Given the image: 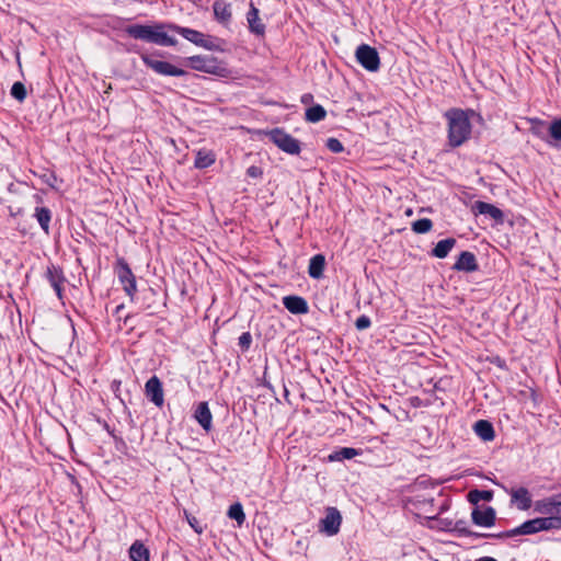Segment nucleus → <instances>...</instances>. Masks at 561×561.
I'll return each mask as SVG.
<instances>
[{
	"mask_svg": "<svg viewBox=\"0 0 561 561\" xmlns=\"http://www.w3.org/2000/svg\"><path fill=\"white\" fill-rule=\"evenodd\" d=\"M124 32L131 38L165 47L178 45V39L170 36L168 32L176 33L196 46L199 45L204 34L171 22H159L153 25L129 24L124 28Z\"/></svg>",
	"mask_w": 561,
	"mask_h": 561,
	"instance_id": "1",
	"label": "nucleus"
},
{
	"mask_svg": "<svg viewBox=\"0 0 561 561\" xmlns=\"http://www.w3.org/2000/svg\"><path fill=\"white\" fill-rule=\"evenodd\" d=\"M534 512L541 516L516 527L518 536L561 529V493L535 501Z\"/></svg>",
	"mask_w": 561,
	"mask_h": 561,
	"instance_id": "2",
	"label": "nucleus"
},
{
	"mask_svg": "<svg viewBox=\"0 0 561 561\" xmlns=\"http://www.w3.org/2000/svg\"><path fill=\"white\" fill-rule=\"evenodd\" d=\"M473 114V110L458 107H451L445 112L444 117L448 127L447 140L451 148H458L470 139L472 133L470 115Z\"/></svg>",
	"mask_w": 561,
	"mask_h": 561,
	"instance_id": "3",
	"label": "nucleus"
},
{
	"mask_svg": "<svg viewBox=\"0 0 561 561\" xmlns=\"http://www.w3.org/2000/svg\"><path fill=\"white\" fill-rule=\"evenodd\" d=\"M183 62L196 71L220 76L225 71L221 62L213 56L195 55L186 57Z\"/></svg>",
	"mask_w": 561,
	"mask_h": 561,
	"instance_id": "4",
	"label": "nucleus"
},
{
	"mask_svg": "<svg viewBox=\"0 0 561 561\" xmlns=\"http://www.w3.org/2000/svg\"><path fill=\"white\" fill-rule=\"evenodd\" d=\"M268 139L282 151L288 154H299L301 151L300 141L286 133L283 128H273L267 133Z\"/></svg>",
	"mask_w": 561,
	"mask_h": 561,
	"instance_id": "5",
	"label": "nucleus"
},
{
	"mask_svg": "<svg viewBox=\"0 0 561 561\" xmlns=\"http://www.w3.org/2000/svg\"><path fill=\"white\" fill-rule=\"evenodd\" d=\"M114 272L119 283L123 285V289L126 295L129 296L131 300H134L137 291L136 276L134 275L129 264L124 257L116 259Z\"/></svg>",
	"mask_w": 561,
	"mask_h": 561,
	"instance_id": "6",
	"label": "nucleus"
},
{
	"mask_svg": "<svg viewBox=\"0 0 561 561\" xmlns=\"http://www.w3.org/2000/svg\"><path fill=\"white\" fill-rule=\"evenodd\" d=\"M140 58L148 68L160 76L185 77L188 75L186 70L179 68L168 61L153 59L148 54H141Z\"/></svg>",
	"mask_w": 561,
	"mask_h": 561,
	"instance_id": "7",
	"label": "nucleus"
},
{
	"mask_svg": "<svg viewBox=\"0 0 561 561\" xmlns=\"http://www.w3.org/2000/svg\"><path fill=\"white\" fill-rule=\"evenodd\" d=\"M356 61L367 71L376 72L380 68V57L376 48L362 44L355 53Z\"/></svg>",
	"mask_w": 561,
	"mask_h": 561,
	"instance_id": "8",
	"label": "nucleus"
},
{
	"mask_svg": "<svg viewBox=\"0 0 561 561\" xmlns=\"http://www.w3.org/2000/svg\"><path fill=\"white\" fill-rule=\"evenodd\" d=\"M145 394L156 407L161 408L163 405V386L158 376L153 375L146 381Z\"/></svg>",
	"mask_w": 561,
	"mask_h": 561,
	"instance_id": "9",
	"label": "nucleus"
},
{
	"mask_svg": "<svg viewBox=\"0 0 561 561\" xmlns=\"http://www.w3.org/2000/svg\"><path fill=\"white\" fill-rule=\"evenodd\" d=\"M45 277L54 288L57 297L62 299V285L66 282L62 268L60 266H56L55 264H49L46 268Z\"/></svg>",
	"mask_w": 561,
	"mask_h": 561,
	"instance_id": "10",
	"label": "nucleus"
},
{
	"mask_svg": "<svg viewBox=\"0 0 561 561\" xmlns=\"http://www.w3.org/2000/svg\"><path fill=\"white\" fill-rule=\"evenodd\" d=\"M471 211L473 215H488L492 219L495 220L496 224H503L504 222V213L493 204L477 201L471 206Z\"/></svg>",
	"mask_w": 561,
	"mask_h": 561,
	"instance_id": "11",
	"label": "nucleus"
},
{
	"mask_svg": "<svg viewBox=\"0 0 561 561\" xmlns=\"http://www.w3.org/2000/svg\"><path fill=\"white\" fill-rule=\"evenodd\" d=\"M451 268L457 272L472 273L479 270V264L474 253L470 251H462L458 255Z\"/></svg>",
	"mask_w": 561,
	"mask_h": 561,
	"instance_id": "12",
	"label": "nucleus"
},
{
	"mask_svg": "<svg viewBox=\"0 0 561 561\" xmlns=\"http://www.w3.org/2000/svg\"><path fill=\"white\" fill-rule=\"evenodd\" d=\"M472 523L481 527H491L495 524L496 512L492 506H485L483 510L474 507L471 512Z\"/></svg>",
	"mask_w": 561,
	"mask_h": 561,
	"instance_id": "13",
	"label": "nucleus"
},
{
	"mask_svg": "<svg viewBox=\"0 0 561 561\" xmlns=\"http://www.w3.org/2000/svg\"><path fill=\"white\" fill-rule=\"evenodd\" d=\"M342 516L340 511L335 507H329L325 517L321 520L322 530L329 536L336 535L340 530Z\"/></svg>",
	"mask_w": 561,
	"mask_h": 561,
	"instance_id": "14",
	"label": "nucleus"
},
{
	"mask_svg": "<svg viewBox=\"0 0 561 561\" xmlns=\"http://www.w3.org/2000/svg\"><path fill=\"white\" fill-rule=\"evenodd\" d=\"M284 307L293 314H306L309 311L308 301L297 295H288L283 297Z\"/></svg>",
	"mask_w": 561,
	"mask_h": 561,
	"instance_id": "15",
	"label": "nucleus"
},
{
	"mask_svg": "<svg viewBox=\"0 0 561 561\" xmlns=\"http://www.w3.org/2000/svg\"><path fill=\"white\" fill-rule=\"evenodd\" d=\"M194 419L202 426V428L209 433L213 430V414L208 407V402H199L194 411Z\"/></svg>",
	"mask_w": 561,
	"mask_h": 561,
	"instance_id": "16",
	"label": "nucleus"
},
{
	"mask_svg": "<svg viewBox=\"0 0 561 561\" xmlns=\"http://www.w3.org/2000/svg\"><path fill=\"white\" fill-rule=\"evenodd\" d=\"M511 501L519 511H528L533 506L531 495L527 488L519 486L510 492Z\"/></svg>",
	"mask_w": 561,
	"mask_h": 561,
	"instance_id": "17",
	"label": "nucleus"
},
{
	"mask_svg": "<svg viewBox=\"0 0 561 561\" xmlns=\"http://www.w3.org/2000/svg\"><path fill=\"white\" fill-rule=\"evenodd\" d=\"M259 13V9L251 2L247 13L249 30L257 36H263L265 34V24L261 21Z\"/></svg>",
	"mask_w": 561,
	"mask_h": 561,
	"instance_id": "18",
	"label": "nucleus"
},
{
	"mask_svg": "<svg viewBox=\"0 0 561 561\" xmlns=\"http://www.w3.org/2000/svg\"><path fill=\"white\" fill-rule=\"evenodd\" d=\"M325 256L318 253L309 260L308 274L313 279H321L324 276Z\"/></svg>",
	"mask_w": 561,
	"mask_h": 561,
	"instance_id": "19",
	"label": "nucleus"
},
{
	"mask_svg": "<svg viewBox=\"0 0 561 561\" xmlns=\"http://www.w3.org/2000/svg\"><path fill=\"white\" fill-rule=\"evenodd\" d=\"M473 432L483 442H492L495 438L493 424L488 420H479L473 424Z\"/></svg>",
	"mask_w": 561,
	"mask_h": 561,
	"instance_id": "20",
	"label": "nucleus"
},
{
	"mask_svg": "<svg viewBox=\"0 0 561 561\" xmlns=\"http://www.w3.org/2000/svg\"><path fill=\"white\" fill-rule=\"evenodd\" d=\"M215 19L226 25L231 21V7L225 0H216L213 4Z\"/></svg>",
	"mask_w": 561,
	"mask_h": 561,
	"instance_id": "21",
	"label": "nucleus"
},
{
	"mask_svg": "<svg viewBox=\"0 0 561 561\" xmlns=\"http://www.w3.org/2000/svg\"><path fill=\"white\" fill-rule=\"evenodd\" d=\"M457 240L455 238H446L436 243V245L431 250L430 255L436 259H445L449 252L456 245Z\"/></svg>",
	"mask_w": 561,
	"mask_h": 561,
	"instance_id": "22",
	"label": "nucleus"
},
{
	"mask_svg": "<svg viewBox=\"0 0 561 561\" xmlns=\"http://www.w3.org/2000/svg\"><path fill=\"white\" fill-rule=\"evenodd\" d=\"M360 454H362L360 449H356L353 447H341V448L332 451L328 456V460L330 462L350 460Z\"/></svg>",
	"mask_w": 561,
	"mask_h": 561,
	"instance_id": "23",
	"label": "nucleus"
},
{
	"mask_svg": "<svg viewBox=\"0 0 561 561\" xmlns=\"http://www.w3.org/2000/svg\"><path fill=\"white\" fill-rule=\"evenodd\" d=\"M529 130L537 138L543 140L545 142H547L549 145H552L546 122L538 119V118L533 119V125Z\"/></svg>",
	"mask_w": 561,
	"mask_h": 561,
	"instance_id": "24",
	"label": "nucleus"
},
{
	"mask_svg": "<svg viewBox=\"0 0 561 561\" xmlns=\"http://www.w3.org/2000/svg\"><path fill=\"white\" fill-rule=\"evenodd\" d=\"M216 161V157L211 151L208 150H198L195 156L194 167L196 169H206L214 164Z\"/></svg>",
	"mask_w": 561,
	"mask_h": 561,
	"instance_id": "25",
	"label": "nucleus"
},
{
	"mask_svg": "<svg viewBox=\"0 0 561 561\" xmlns=\"http://www.w3.org/2000/svg\"><path fill=\"white\" fill-rule=\"evenodd\" d=\"M34 217L36 218L38 225L43 229L45 233H49V224L51 220V211L47 207H36L34 211Z\"/></svg>",
	"mask_w": 561,
	"mask_h": 561,
	"instance_id": "26",
	"label": "nucleus"
},
{
	"mask_svg": "<svg viewBox=\"0 0 561 561\" xmlns=\"http://www.w3.org/2000/svg\"><path fill=\"white\" fill-rule=\"evenodd\" d=\"M453 534H455L457 537H472V538H481V533L472 531L469 527L466 520L458 519L454 522L453 526Z\"/></svg>",
	"mask_w": 561,
	"mask_h": 561,
	"instance_id": "27",
	"label": "nucleus"
},
{
	"mask_svg": "<svg viewBox=\"0 0 561 561\" xmlns=\"http://www.w3.org/2000/svg\"><path fill=\"white\" fill-rule=\"evenodd\" d=\"M129 557L133 561H149V550L142 542L136 540L129 548Z\"/></svg>",
	"mask_w": 561,
	"mask_h": 561,
	"instance_id": "28",
	"label": "nucleus"
},
{
	"mask_svg": "<svg viewBox=\"0 0 561 561\" xmlns=\"http://www.w3.org/2000/svg\"><path fill=\"white\" fill-rule=\"evenodd\" d=\"M327 116L325 108L320 104H314L308 107L305 112V118L309 123H319Z\"/></svg>",
	"mask_w": 561,
	"mask_h": 561,
	"instance_id": "29",
	"label": "nucleus"
},
{
	"mask_svg": "<svg viewBox=\"0 0 561 561\" xmlns=\"http://www.w3.org/2000/svg\"><path fill=\"white\" fill-rule=\"evenodd\" d=\"M467 497L471 504L477 505L481 501L490 502L493 499V491L473 489L468 492Z\"/></svg>",
	"mask_w": 561,
	"mask_h": 561,
	"instance_id": "30",
	"label": "nucleus"
},
{
	"mask_svg": "<svg viewBox=\"0 0 561 561\" xmlns=\"http://www.w3.org/2000/svg\"><path fill=\"white\" fill-rule=\"evenodd\" d=\"M220 42L221 41L218 37L203 34L198 47H203L210 51H224L220 47Z\"/></svg>",
	"mask_w": 561,
	"mask_h": 561,
	"instance_id": "31",
	"label": "nucleus"
},
{
	"mask_svg": "<svg viewBox=\"0 0 561 561\" xmlns=\"http://www.w3.org/2000/svg\"><path fill=\"white\" fill-rule=\"evenodd\" d=\"M227 515L229 518L236 520L238 526H242V524L245 520V514L243 511V506L239 502L230 505V507L227 512Z\"/></svg>",
	"mask_w": 561,
	"mask_h": 561,
	"instance_id": "32",
	"label": "nucleus"
},
{
	"mask_svg": "<svg viewBox=\"0 0 561 561\" xmlns=\"http://www.w3.org/2000/svg\"><path fill=\"white\" fill-rule=\"evenodd\" d=\"M433 228V221L428 218H421L412 222V231L419 234L427 233Z\"/></svg>",
	"mask_w": 561,
	"mask_h": 561,
	"instance_id": "33",
	"label": "nucleus"
},
{
	"mask_svg": "<svg viewBox=\"0 0 561 561\" xmlns=\"http://www.w3.org/2000/svg\"><path fill=\"white\" fill-rule=\"evenodd\" d=\"M10 94L13 99L22 103L27 95L25 84L20 81L14 82L11 87Z\"/></svg>",
	"mask_w": 561,
	"mask_h": 561,
	"instance_id": "34",
	"label": "nucleus"
},
{
	"mask_svg": "<svg viewBox=\"0 0 561 561\" xmlns=\"http://www.w3.org/2000/svg\"><path fill=\"white\" fill-rule=\"evenodd\" d=\"M548 133L552 140L561 141V117L554 118L548 126Z\"/></svg>",
	"mask_w": 561,
	"mask_h": 561,
	"instance_id": "35",
	"label": "nucleus"
},
{
	"mask_svg": "<svg viewBox=\"0 0 561 561\" xmlns=\"http://www.w3.org/2000/svg\"><path fill=\"white\" fill-rule=\"evenodd\" d=\"M325 147L333 153H340L344 151L343 144L334 137H330L325 141Z\"/></svg>",
	"mask_w": 561,
	"mask_h": 561,
	"instance_id": "36",
	"label": "nucleus"
},
{
	"mask_svg": "<svg viewBox=\"0 0 561 561\" xmlns=\"http://www.w3.org/2000/svg\"><path fill=\"white\" fill-rule=\"evenodd\" d=\"M252 344V335L250 332H243L238 340V345L241 352H247L251 347Z\"/></svg>",
	"mask_w": 561,
	"mask_h": 561,
	"instance_id": "37",
	"label": "nucleus"
},
{
	"mask_svg": "<svg viewBox=\"0 0 561 561\" xmlns=\"http://www.w3.org/2000/svg\"><path fill=\"white\" fill-rule=\"evenodd\" d=\"M518 536L516 533V527L510 530L501 531L497 534H482L481 538H497V539H506Z\"/></svg>",
	"mask_w": 561,
	"mask_h": 561,
	"instance_id": "38",
	"label": "nucleus"
},
{
	"mask_svg": "<svg viewBox=\"0 0 561 561\" xmlns=\"http://www.w3.org/2000/svg\"><path fill=\"white\" fill-rule=\"evenodd\" d=\"M370 325H371L370 318L366 314L359 316L355 321V328L358 331H364V330L368 329Z\"/></svg>",
	"mask_w": 561,
	"mask_h": 561,
	"instance_id": "39",
	"label": "nucleus"
},
{
	"mask_svg": "<svg viewBox=\"0 0 561 561\" xmlns=\"http://www.w3.org/2000/svg\"><path fill=\"white\" fill-rule=\"evenodd\" d=\"M247 175L253 179H261L263 176V170L257 165H251L247 169Z\"/></svg>",
	"mask_w": 561,
	"mask_h": 561,
	"instance_id": "40",
	"label": "nucleus"
},
{
	"mask_svg": "<svg viewBox=\"0 0 561 561\" xmlns=\"http://www.w3.org/2000/svg\"><path fill=\"white\" fill-rule=\"evenodd\" d=\"M187 522L190 523L191 527L197 533V534H202L204 528L201 526V523L197 520L196 517L192 516H187Z\"/></svg>",
	"mask_w": 561,
	"mask_h": 561,
	"instance_id": "41",
	"label": "nucleus"
},
{
	"mask_svg": "<svg viewBox=\"0 0 561 561\" xmlns=\"http://www.w3.org/2000/svg\"><path fill=\"white\" fill-rule=\"evenodd\" d=\"M440 529L444 531L453 533L454 522L449 518L439 519Z\"/></svg>",
	"mask_w": 561,
	"mask_h": 561,
	"instance_id": "42",
	"label": "nucleus"
},
{
	"mask_svg": "<svg viewBox=\"0 0 561 561\" xmlns=\"http://www.w3.org/2000/svg\"><path fill=\"white\" fill-rule=\"evenodd\" d=\"M105 428L110 433V435L114 438V442H115V445H116L117 449H119V447H118L119 445L126 446L124 439L121 436L115 435L114 431H111L108 424H106V423H105Z\"/></svg>",
	"mask_w": 561,
	"mask_h": 561,
	"instance_id": "43",
	"label": "nucleus"
},
{
	"mask_svg": "<svg viewBox=\"0 0 561 561\" xmlns=\"http://www.w3.org/2000/svg\"><path fill=\"white\" fill-rule=\"evenodd\" d=\"M124 309H125V305H124V304L118 305V306L115 308V310H114V312H113V316H115L118 320H121V319H122V317H121V312H122Z\"/></svg>",
	"mask_w": 561,
	"mask_h": 561,
	"instance_id": "44",
	"label": "nucleus"
},
{
	"mask_svg": "<svg viewBox=\"0 0 561 561\" xmlns=\"http://www.w3.org/2000/svg\"><path fill=\"white\" fill-rule=\"evenodd\" d=\"M312 99H313L312 94H310V93H306V94H304V95L301 96V102H302L304 104H308V103H310V102L312 101Z\"/></svg>",
	"mask_w": 561,
	"mask_h": 561,
	"instance_id": "45",
	"label": "nucleus"
},
{
	"mask_svg": "<svg viewBox=\"0 0 561 561\" xmlns=\"http://www.w3.org/2000/svg\"><path fill=\"white\" fill-rule=\"evenodd\" d=\"M263 386L265 388H267L268 390L271 391H274V387L272 386V383L270 381H267L265 378H264V381H263Z\"/></svg>",
	"mask_w": 561,
	"mask_h": 561,
	"instance_id": "46",
	"label": "nucleus"
},
{
	"mask_svg": "<svg viewBox=\"0 0 561 561\" xmlns=\"http://www.w3.org/2000/svg\"><path fill=\"white\" fill-rule=\"evenodd\" d=\"M476 561H497V560L492 557H481V558L477 559Z\"/></svg>",
	"mask_w": 561,
	"mask_h": 561,
	"instance_id": "47",
	"label": "nucleus"
},
{
	"mask_svg": "<svg viewBox=\"0 0 561 561\" xmlns=\"http://www.w3.org/2000/svg\"><path fill=\"white\" fill-rule=\"evenodd\" d=\"M284 397L286 400H288V397H289V391L288 389L286 388V386H284Z\"/></svg>",
	"mask_w": 561,
	"mask_h": 561,
	"instance_id": "48",
	"label": "nucleus"
},
{
	"mask_svg": "<svg viewBox=\"0 0 561 561\" xmlns=\"http://www.w3.org/2000/svg\"><path fill=\"white\" fill-rule=\"evenodd\" d=\"M34 198H35V201H36L37 203H42V202H43L42 196H41V195H38V194H35V195H34Z\"/></svg>",
	"mask_w": 561,
	"mask_h": 561,
	"instance_id": "49",
	"label": "nucleus"
},
{
	"mask_svg": "<svg viewBox=\"0 0 561 561\" xmlns=\"http://www.w3.org/2000/svg\"><path fill=\"white\" fill-rule=\"evenodd\" d=\"M150 309H151V306H150V305H148V306H146V307L144 308V310H150Z\"/></svg>",
	"mask_w": 561,
	"mask_h": 561,
	"instance_id": "50",
	"label": "nucleus"
},
{
	"mask_svg": "<svg viewBox=\"0 0 561 561\" xmlns=\"http://www.w3.org/2000/svg\"><path fill=\"white\" fill-rule=\"evenodd\" d=\"M128 319H129V316H126V317L124 318V323H127Z\"/></svg>",
	"mask_w": 561,
	"mask_h": 561,
	"instance_id": "51",
	"label": "nucleus"
}]
</instances>
